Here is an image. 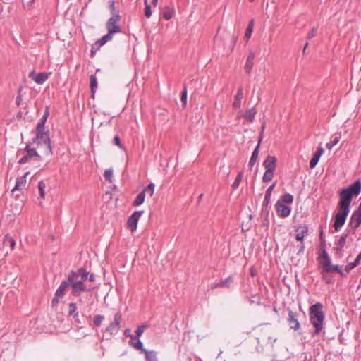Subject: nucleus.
<instances>
[{
  "mask_svg": "<svg viewBox=\"0 0 361 361\" xmlns=\"http://www.w3.org/2000/svg\"><path fill=\"white\" fill-rule=\"evenodd\" d=\"M325 318L323 311V305L317 302L310 307V320L314 327L313 335H319L324 329V320Z\"/></svg>",
  "mask_w": 361,
  "mask_h": 361,
  "instance_id": "obj_2",
  "label": "nucleus"
},
{
  "mask_svg": "<svg viewBox=\"0 0 361 361\" xmlns=\"http://www.w3.org/2000/svg\"><path fill=\"white\" fill-rule=\"evenodd\" d=\"M324 152V149L320 147L314 153V155L310 161V167L311 169H314L316 166V165L317 164V163L320 159V157L322 155Z\"/></svg>",
  "mask_w": 361,
  "mask_h": 361,
  "instance_id": "obj_19",
  "label": "nucleus"
},
{
  "mask_svg": "<svg viewBox=\"0 0 361 361\" xmlns=\"http://www.w3.org/2000/svg\"><path fill=\"white\" fill-rule=\"evenodd\" d=\"M256 113L257 111L255 108L247 109L245 111L243 118L248 121L249 122H252L254 121Z\"/></svg>",
  "mask_w": 361,
  "mask_h": 361,
  "instance_id": "obj_28",
  "label": "nucleus"
},
{
  "mask_svg": "<svg viewBox=\"0 0 361 361\" xmlns=\"http://www.w3.org/2000/svg\"><path fill=\"white\" fill-rule=\"evenodd\" d=\"M68 314L73 316L74 317L78 315L77 312V305L75 302H71L68 305Z\"/></svg>",
  "mask_w": 361,
  "mask_h": 361,
  "instance_id": "obj_36",
  "label": "nucleus"
},
{
  "mask_svg": "<svg viewBox=\"0 0 361 361\" xmlns=\"http://www.w3.org/2000/svg\"><path fill=\"white\" fill-rule=\"evenodd\" d=\"M350 231H348L346 233H344L342 235L340 238L338 240V241L336 243V247H335V251L336 255L338 256L339 257L343 256V247L345 245L346 239L348 235V233Z\"/></svg>",
  "mask_w": 361,
  "mask_h": 361,
  "instance_id": "obj_14",
  "label": "nucleus"
},
{
  "mask_svg": "<svg viewBox=\"0 0 361 361\" xmlns=\"http://www.w3.org/2000/svg\"><path fill=\"white\" fill-rule=\"evenodd\" d=\"M113 143L114 145H117L120 149H123V145H122L121 139H120V137L118 135H116L114 137Z\"/></svg>",
  "mask_w": 361,
  "mask_h": 361,
  "instance_id": "obj_52",
  "label": "nucleus"
},
{
  "mask_svg": "<svg viewBox=\"0 0 361 361\" xmlns=\"http://www.w3.org/2000/svg\"><path fill=\"white\" fill-rule=\"evenodd\" d=\"M276 185V183H274L271 185H270L267 189L266 192H265V197H264L263 202H264L266 204H269L270 203L271 193H272V191L274 189Z\"/></svg>",
  "mask_w": 361,
  "mask_h": 361,
  "instance_id": "obj_30",
  "label": "nucleus"
},
{
  "mask_svg": "<svg viewBox=\"0 0 361 361\" xmlns=\"http://www.w3.org/2000/svg\"><path fill=\"white\" fill-rule=\"evenodd\" d=\"M28 76L36 83L43 84L48 79L49 75L45 72L35 73V72L32 71L29 73Z\"/></svg>",
  "mask_w": 361,
  "mask_h": 361,
  "instance_id": "obj_15",
  "label": "nucleus"
},
{
  "mask_svg": "<svg viewBox=\"0 0 361 361\" xmlns=\"http://www.w3.org/2000/svg\"><path fill=\"white\" fill-rule=\"evenodd\" d=\"M147 327V326L145 325V324H142V325L139 326L135 331V333H136L135 337H137L138 339H140V338L141 337V336L142 335L144 331L145 330V329Z\"/></svg>",
  "mask_w": 361,
  "mask_h": 361,
  "instance_id": "obj_42",
  "label": "nucleus"
},
{
  "mask_svg": "<svg viewBox=\"0 0 361 361\" xmlns=\"http://www.w3.org/2000/svg\"><path fill=\"white\" fill-rule=\"evenodd\" d=\"M145 196L146 195L145 193V191H141L140 192H139V194L137 195V197L133 202L132 205L133 207H137L141 205L145 202Z\"/></svg>",
  "mask_w": 361,
  "mask_h": 361,
  "instance_id": "obj_24",
  "label": "nucleus"
},
{
  "mask_svg": "<svg viewBox=\"0 0 361 361\" xmlns=\"http://www.w3.org/2000/svg\"><path fill=\"white\" fill-rule=\"evenodd\" d=\"M339 140H340V137H337V136L334 137L332 140L330 142L326 143V147L329 149H331L334 146H335L336 145L338 144V142H339Z\"/></svg>",
  "mask_w": 361,
  "mask_h": 361,
  "instance_id": "obj_44",
  "label": "nucleus"
},
{
  "mask_svg": "<svg viewBox=\"0 0 361 361\" xmlns=\"http://www.w3.org/2000/svg\"><path fill=\"white\" fill-rule=\"evenodd\" d=\"M143 353L145 355V358L147 360L157 361V353L155 351H153V350L149 351L147 350H143Z\"/></svg>",
  "mask_w": 361,
  "mask_h": 361,
  "instance_id": "obj_32",
  "label": "nucleus"
},
{
  "mask_svg": "<svg viewBox=\"0 0 361 361\" xmlns=\"http://www.w3.org/2000/svg\"><path fill=\"white\" fill-rule=\"evenodd\" d=\"M90 281L94 282L95 281V276L94 274H91L90 276L88 275V278Z\"/></svg>",
  "mask_w": 361,
  "mask_h": 361,
  "instance_id": "obj_61",
  "label": "nucleus"
},
{
  "mask_svg": "<svg viewBox=\"0 0 361 361\" xmlns=\"http://www.w3.org/2000/svg\"><path fill=\"white\" fill-rule=\"evenodd\" d=\"M22 101V98L20 96H18L17 98H16V104L18 106L20 105V102Z\"/></svg>",
  "mask_w": 361,
  "mask_h": 361,
  "instance_id": "obj_64",
  "label": "nucleus"
},
{
  "mask_svg": "<svg viewBox=\"0 0 361 361\" xmlns=\"http://www.w3.org/2000/svg\"><path fill=\"white\" fill-rule=\"evenodd\" d=\"M361 260V252L359 253V255L357 256L355 260L354 261L356 264H359Z\"/></svg>",
  "mask_w": 361,
  "mask_h": 361,
  "instance_id": "obj_62",
  "label": "nucleus"
},
{
  "mask_svg": "<svg viewBox=\"0 0 361 361\" xmlns=\"http://www.w3.org/2000/svg\"><path fill=\"white\" fill-rule=\"evenodd\" d=\"M30 173V172H26L23 176L17 178L16 183L11 190L12 194H14L16 192L21 191L23 188H25L26 185V176Z\"/></svg>",
  "mask_w": 361,
  "mask_h": 361,
  "instance_id": "obj_16",
  "label": "nucleus"
},
{
  "mask_svg": "<svg viewBox=\"0 0 361 361\" xmlns=\"http://www.w3.org/2000/svg\"><path fill=\"white\" fill-rule=\"evenodd\" d=\"M277 159L274 156L268 155L263 162L266 170L275 171L276 169Z\"/></svg>",
  "mask_w": 361,
  "mask_h": 361,
  "instance_id": "obj_17",
  "label": "nucleus"
},
{
  "mask_svg": "<svg viewBox=\"0 0 361 361\" xmlns=\"http://www.w3.org/2000/svg\"><path fill=\"white\" fill-rule=\"evenodd\" d=\"M124 335L126 336L130 337L131 340H134L135 338V336L130 333V329H126L124 331Z\"/></svg>",
  "mask_w": 361,
  "mask_h": 361,
  "instance_id": "obj_57",
  "label": "nucleus"
},
{
  "mask_svg": "<svg viewBox=\"0 0 361 361\" xmlns=\"http://www.w3.org/2000/svg\"><path fill=\"white\" fill-rule=\"evenodd\" d=\"M35 1V0H23V4L24 5H31L33 2Z\"/></svg>",
  "mask_w": 361,
  "mask_h": 361,
  "instance_id": "obj_60",
  "label": "nucleus"
},
{
  "mask_svg": "<svg viewBox=\"0 0 361 361\" xmlns=\"http://www.w3.org/2000/svg\"><path fill=\"white\" fill-rule=\"evenodd\" d=\"M281 202L287 204H291L293 202V196L290 193H286L281 196V199L279 200Z\"/></svg>",
  "mask_w": 361,
  "mask_h": 361,
  "instance_id": "obj_37",
  "label": "nucleus"
},
{
  "mask_svg": "<svg viewBox=\"0 0 361 361\" xmlns=\"http://www.w3.org/2000/svg\"><path fill=\"white\" fill-rule=\"evenodd\" d=\"M144 2H145V16L147 18H149L152 16V10H151V6L150 5L148 4L147 2V0H144Z\"/></svg>",
  "mask_w": 361,
  "mask_h": 361,
  "instance_id": "obj_41",
  "label": "nucleus"
},
{
  "mask_svg": "<svg viewBox=\"0 0 361 361\" xmlns=\"http://www.w3.org/2000/svg\"><path fill=\"white\" fill-rule=\"evenodd\" d=\"M44 128V123L39 121L36 127V132H42Z\"/></svg>",
  "mask_w": 361,
  "mask_h": 361,
  "instance_id": "obj_55",
  "label": "nucleus"
},
{
  "mask_svg": "<svg viewBox=\"0 0 361 361\" xmlns=\"http://www.w3.org/2000/svg\"><path fill=\"white\" fill-rule=\"evenodd\" d=\"M243 97V88L240 87L237 92L236 95L235 96L234 101L233 102V106L235 109H239L241 104V100Z\"/></svg>",
  "mask_w": 361,
  "mask_h": 361,
  "instance_id": "obj_22",
  "label": "nucleus"
},
{
  "mask_svg": "<svg viewBox=\"0 0 361 361\" xmlns=\"http://www.w3.org/2000/svg\"><path fill=\"white\" fill-rule=\"evenodd\" d=\"M259 146H256L255 149L252 152V156H251L250 161H249V166H250V169H252L253 166L257 162L258 157H259Z\"/></svg>",
  "mask_w": 361,
  "mask_h": 361,
  "instance_id": "obj_25",
  "label": "nucleus"
},
{
  "mask_svg": "<svg viewBox=\"0 0 361 361\" xmlns=\"http://www.w3.org/2000/svg\"><path fill=\"white\" fill-rule=\"evenodd\" d=\"M287 321L290 329L297 331L300 328V324L298 319L297 313L290 309H288V317L287 318Z\"/></svg>",
  "mask_w": 361,
  "mask_h": 361,
  "instance_id": "obj_12",
  "label": "nucleus"
},
{
  "mask_svg": "<svg viewBox=\"0 0 361 361\" xmlns=\"http://www.w3.org/2000/svg\"><path fill=\"white\" fill-rule=\"evenodd\" d=\"M131 345L135 348L136 350H141L142 352H143V350H145L144 348H143V343L142 342L138 339V341L135 343H131Z\"/></svg>",
  "mask_w": 361,
  "mask_h": 361,
  "instance_id": "obj_47",
  "label": "nucleus"
},
{
  "mask_svg": "<svg viewBox=\"0 0 361 361\" xmlns=\"http://www.w3.org/2000/svg\"><path fill=\"white\" fill-rule=\"evenodd\" d=\"M243 173L242 171L239 172L238 174L237 175L234 182L232 184V188L233 190L237 189L238 187L239 186V184L243 178Z\"/></svg>",
  "mask_w": 361,
  "mask_h": 361,
  "instance_id": "obj_38",
  "label": "nucleus"
},
{
  "mask_svg": "<svg viewBox=\"0 0 361 361\" xmlns=\"http://www.w3.org/2000/svg\"><path fill=\"white\" fill-rule=\"evenodd\" d=\"M180 99L183 103V106H185L187 103V88L185 85L183 87Z\"/></svg>",
  "mask_w": 361,
  "mask_h": 361,
  "instance_id": "obj_46",
  "label": "nucleus"
},
{
  "mask_svg": "<svg viewBox=\"0 0 361 361\" xmlns=\"http://www.w3.org/2000/svg\"><path fill=\"white\" fill-rule=\"evenodd\" d=\"M332 271H336L341 274V276H346V274L344 271L341 269L339 265H331Z\"/></svg>",
  "mask_w": 361,
  "mask_h": 361,
  "instance_id": "obj_48",
  "label": "nucleus"
},
{
  "mask_svg": "<svg viewBox=\"0 0 361 361\" xmlns=\"http://www.w3.org/2000/svg\"><path fill=\"white\" fill-rule=\"evenodd\" d=\"M174 15V9L173 8L166 6L163 8L162 16L165 20H170Z\"/></svg>",
  "mask_w": 361,
  "mask_h": 361,
  "instance_id": "obj_26",
  "label": "nucleus"
},
{
  "mask_svg": "<svg viewBox=\"0 0 361 361\" xmlns=\"http://www.w3.org/2000/svg\"><path fill=\"white\" fill-rule=\"evenodd\" d=\"M75 274H78V278L83 281H86L88 278L89 273L83 268L79 269L77 271H75Z\"/></svg>",
  "mask_w": 361,
  "mask_h": 361,
  "instance_id": "obj_34",
  "label": "nucleus"
},
{
  "mask_svg": "<svg viewBox=\"0 0 361 361\" xmlns=\"http://www.w3.org/2000/svg\"><path fill=\"white\" fill-rule=\"evenodd\" d=\"M104 319V316L102 315H96L94 318V324L96 325L97 326H99Z\"/></svg>",
  "mask_w": 361,
  "mask_h": 361,
  "instance_id": "obj_49",
  "label": "nucleus"
},
{
  "mask_svg": "<svg viewBox=\"0 0 361 361\" xmlns=\"http://www.w3.org/2000/svg\"><path fill=\"white\" fill-rule=\"evenodd\" d=\"M232 282V277L228 276L227 277L224 281L217 283H213L212 285V288H216L219 287H227L228 288L230 286L231 283Z\"/></svg>",
  "mask_w": 361,
  "mask_h": 361,
  "instance_id": "obj_29",
  "label": "nucleus"
},
{
  "mask_svg": "<svg viewBox=\"0 0 361 361\" xmlns=\"http://www.w3.org/2000/svg\"><path fill=\"white\" fill-rule=\"evenodd\" d=\"M295 231L297 232L295 239L298 241H300V242L303 243L304 237L308 233V226L307 225L298 226L295 229Z\"/></svg>",
  "mask_w": 361,
  "mask_h": 361,
  "instance_id": "obj_18",
  "label": "nucleus"
},
{
  "mask_svg": "<svg viewBox=\"0 0 361 361\" xmlns=\"http://www.w3.org/2000/svg\"><path fill=\"white\" fill-rule=\"evenodd\" d=\"M121 314L120 312L116 313L114 315V322H111L108 327H106V331L109 332L111 335L116 334L121 329Z\"/></svg>",
  "mask_w": 361,
  "mask_h": 361,
  "instance_id": "obj_9",
  "label": "nucleus"
},
{
  "mask_svg": "<svg viewBox=\"0 0 361 361\" xmlns=\"http://www.w3.org/2000/svg\"><path fill=\"white\" fill-rule=\"evenodd\" d=\"M269 204H266L264 202L262 203V215H264V216H268V214H269Z\"/></svg>",
  "mask_w": 361,
  "mask_h": 361,
  "instance_id": "obj_51",
  "label": "nucleus"
},
{
  "mask_svg": "<svg viewBox=\"0 0 361 361\" xmlns=\"http://www.w3.org/2000/svg\"><path fill=\"white\" fill-rule=\"evenodd\" d=\"M274 171H275L272 170H266L262 177L263 182L267 183L270 181L274 177Z\"/></svg>",
  "mask_w": 361,
  "mask_h": 361,
  "instance_id": "obj_35",
  "label": "nucleus"
},
{
  "mask_svg": "<svg viewBox=\"0 0 361 361\" xmlns=\"http://www.w3.org/2000/svg\"><path fill=\"white\" fill-rule=\"evenodd\" d=\"M319 240L321 241L322 245L323 247H325V239H324V231H323L322 229L320 230Z\"/></svg>",
  "mask_w": 361,
  "mask_h": 361,
  "instance_id": "obj_58",
  "label": "nucleus"
},
{
  "mask_svg": "<svg viewBox=\"0 0 361 361\" xmlns=\"http://www.w3.org/2000/svg\"><path fill=\"white\" fill-rule=\"evenodd\" d=\"M112 39V35L110 33H107L106 35H104L101 39H98L96 42V44H97L99 47L104 45L107 42Z\"/></svg>",
  "mask_w": 361,
  "mask_h": 361,
  "instance_id": "obj_33",
  "label": "nucleus"
},
{
  "mask_svg": "<svg viewBox=\"0 0 361 361\" xmlns=\"http://www.w3.org/2000/svg\"><path fill=\"white\" fill-rule=\"evenodd\" d=\"M320 258L323 259L321 262L323 272L330 273L332 271L331 259L324 247L322 254L320 255Z\"/></svg>",
  "mask_w": 361,
  "mask_h": 361,
  "instance_id": "obj_11",
  "label": "nucleus"
},
{
  "mask_svg": "<svg viewBox=\"0 0 361 361\" xmlns=\"http://www.w3.org/2000/svg\"><path fill=\"white\" fill-rule=\"evenodd\" d=\"M70 286V283L68 281H63L61 282V285L56 290L55 293V295L57 297H63L66 288Z\"/></svg>",
  "mask_w": 361,
  "mask_h": 361,
  "instance_id": "obj_23",
  "label": "nucleus"
},
{
  "mask_svg": "<svg viewBox=\"0 0 361 361\" xmlns=\"http://www.w3.org/2000/svg\"><path fill=\"white\" fill-rule=\"evenodd\" d=\"M59 298L60 297H57V296L55 295V297L53 298L52 302H51V305H52L53 307L57 306V305L59 303Z\"/></svg>",
  "mask_w": 361,
  "mask_h": 361,
  "instance_id": "obj_59",
  "label": "nucleus"
},
{
  "mask_svg": "<svg viewBox=\"0 0 361 361\" xmlns=\"http://www.w3.org/2000/svg\"><path fill=\"white\" fill-rule=\"evenodd\" d=\"M349 212V209L338 207V212L335 216L334 223L333 225L336 231H338L344 225Z\"/></svg>",
  "mask_w": 361,
  "mask_h": 361,
  "instance_id": "obj_5",
  "label": "nucleus"
},
{
  "mask_svg": "<svg viewBox=\"0 0 361 361\" xmlns=\"http://www.w3.org/2000/svg\"><path fill=\"white\" fill-rule=\"evenodd\" d=\"M155 185L154 183H149L142 191H145V193L149 192V195L152 197L154 195Z\"/></svg>",
  "mask_w": 361,
  "mask_h": 361,
  "instance_id": "obj_45",
  "label": "nucleus"
},
{
  "mask_svg": "<svg viewBox=\"0 0 361 361\" xmlns=\"http://www.w3.org/2000/svg\"><path fill=\"white\" fill-rule=\"evenodd\" d=\"M104 176L106 180L111 182L113 176V170L111 169H106L104 173Z\"/></svg>",
  "mask_w": 361,
  "mask_h": 361,
  "instance_id": "obj_43",
  "label": "nucleus"
},
{
  "mask_svg": "<svg viewBox=\"0 0 361 361\" xmlns=\"http://www.w3.org/2000/svg\"><path fill=\"white\" fill-rule=\"evenodd\" d=\"M357 265L358 264H356L355 262L348 263L345 267V274L347 275L353 269H354Z\"/></svg>",
  "mask_w": 361,
  "mask_h": 361,
  "instance_id": "obj_50",
  "label": "nucleus"
},
{
  "mask_svg": "<svg viewBox=\"0 0 361 361\" xmlns=\"http://www.w3.org/2000/svg\"><path fill=\"white\" fill-rule=\"evenodd\" d=\"M224 38H231V44L230 46V49L232 50L235 46V42H236V37L234 36H231L228 33H225L224 36L221 35H217L215 38V42L216 44L221 42Z\"/></svg>",
  "mask_w": 361,
  "mask_h": 361,
  "instance_id": "obj_21",
  "label": "nucleus"
},
{
  "mask_svg": "<svg viewBox=\"0 0 361 361\" xmlns=\"http://www.w3.org/2000/svg\"><path fill=\"white\" fill-rule=\"evenodd\" d=\"M361 224V207H358V209L353 212L348 223L349 231H352L355 233L357 228Z\"/></svg>",
  "mask_w": 361,
  "mask_h": 361,
  "instance_id": "obj_7",
  "label": "nucleus"
},
{
  "mask_svg": "<svg viewBox=\"0 0 361 361\" xmlns=\"http://www.w3.org/2000/svg\"><path fill=\"white\" fill-rule=\"evenodd\" d=\"M278 216L282 218L287 217L290 215L291 209L290 207L283 204L282 202L278 200L275 204Z\"/></svg>",
  "mask_w": 361,
  "mask_h": 361,
  "instance_id": "obj_13",
  "label": "nucleus"
},
{
  "mask_svg": "<svg viewBox=\"0 0 361 361\" xmlns=\"http://www.w3.org/2000/svg\"><path fill=\"white\" fill-rule=\"evenodd\" d=\"M49 115V107L47 106L45 109V111H44V114L42 118L39 120V121L45 123Z\"/></svg>",
  "mask_w": 361,
  "mask_h": 361,
  "instance_id": "obj_53",
  "label": "nucleus"
},
{
  "mask_svg": "<svg viewBox=\"0 0 361 361\" xmlns=\"http://www.w3.org/2000/svg\"><path fill=\"white\" fill-rule=\"evenodd\" d=\"M317 33V28L313 27L311 31L307 34V38L308 40L311 39L312 37H314L316 35Z\"/></svg>",
  "mask_w": 361,
  "mask_h": 361,
  "instance_id": "obj_54",
  "label": "nucleus"
},
{
  "mask_svg": "<svg viewBox=\"0 0 361 361\" xmlns=\"http://www.w3.org/2000/svg\"><path fill=\"white\" fill-rule=\"evenodd\" d=\"M143 212V211H135L128 217L127 224L131 231L137 229L138 221Z\"/></svg>",
  "mask_w": 361,
  "mask_h": 361,
  "instance_id": "obj_10",
  "label": "nucleus"
},
{
  "mask_svg": "<svg viewBox=\"0 0 361 361\" xmlns=\"http://www.w3.org/2000/svg\"><path fill=\"white\" fill-rule=\"evenodd\" d=\"M304 250H305L304 243L301 242L300 247V249L298 250V254L302 253L304 252Z\"/></svg>",
  "mask_w": 361,
  "mask_h": 361,
  "instance_id": "obj_63",
  "label": "nucleus"
},
{
  "mask_svg": "<svg viewBox=\"0 0 361 361\" xmlns=\"http://www.w3.org/2000/svg\"><path fill=\"white\" fill-rule=\"evenodd\" d=\"M115 2L113 1L110 5V9H111V16H114L115 14H119L118 13V11H117L116 9H115Z\"/></svg>",
  "mask_w": 361,
  "mask_h": 361,
  "instance_id": "obj_56",
  "label": "nucleus"
},
{
  "mask_svg": "<svg viewBox=\"0 0 361 361\" xmlns=\"http://www.w3.org/2000/svg\"><path fill=\"white\" fill-rule=\"evenodd\" d=\"M90 80L92 97H94L97 88V79L94 75H91Z\"/></svg>",
  "mask_w": 361,
  "mask_h": 361,
  "instance_id": "obj_31",
  "label": "nucleus"
},
{
  "mask_svg": "<svg viewBox=\"0 0 361 361\" xmlns=\"http://www.w3.org/2000/svg\"><path fill=\"white\" fill-rule=\"evenodd\" d=\"M254 27V20H251L247 25V27L246 29L245 37L249 39L251 36V34L253 31Z\"/></svg>",
  "mask_w": 361,
  "mask_h": 361,
  "instance_id": "obj_40",
  "label": "nucleus"
},
{
  "mask_svg": "<svg viewBox=\"0 0 361 361\" xmlns=\"http://www.w3.org/2000/svg\"><path fill=\"white\" fill-rule=\"evenodd\" d=\"M120 20L121 16L119 14H115L109 19L106 24L109 33L113 35L121 32V27L118 25Z\"/></svg>",
  "mask_w": 361,
  "mask_h": 361,
  "instance_id": "obj_6",
  "label": "nucleus"
},
{
  "mask_svg": "<svg viewBox=\"0 0 361 361\" xmlns=\"http://www.w3.org/2000/svg\"><path fill=\"white\" fill-rule=\"evenodd\" d=\"M68 282L72 288V295L78 297L83 291L86 290L84 281L78 278V274L75 271H71L68 275Z\"/></svg>",
  "mask_w": 361,
  "mask_h": 361,
  "instance_id": "obj_3",
  "label": "nucleus"
},
{
  "mask_svg": "<svg viewBox=\"0 0 361 361\" xmlns=\"http://www.w3.org/2000/svg\"><path fill=\"white\" fill-rule=\"evenodd\" d=\"M24 152H25L26 154L18 161V163L20 164L27 163L28 160L31 159H35L37 161L41 159V156L35 149L30 148L28 145L24 149Z\"/></svg>",
  "mask_w": 361,
  "mask_h": 361,
  "instance_id": "obj_8",
  "label": "nucleus"
},
{
  "mask_svg": "<svg viewBox=\"0 0 361 361\" xmlns=\"http://www.w3.org/2000/svg\"><path fill=\"white\" fill-rule=\"evenodd\" d=\"M34 143L37 145H45V153L47 154H51L52 153L50 139L49 137L48 132H37L36 137L34 139Z\"/></svg>",
  "mask_w": 361,
  "mask_h": 361,
  "instance_id": "obj_4",
  "label": "nucleus"
},
{
  "mask_svg": "<svg viewBox=\"0 0 361 361\" xmlns=\"http://www.w3.org/2000/svg\"><path fill=\"white\" fill-rule=\"evenodd\" d=\"M361 192V183L357 180L348 188L341 190L339 192L338 207L350 210V205L353 197L357 196Z\"/></svg>",
  "mask_w": 361,
  "mask_h": 361,
  "instance_id": "obj_1",
  "label": "nucleus"
},
{
  "mask_svg": "<svg viewBox=\"0 0 361 361\" xmlns=\"http://www.w3.org/2000/svg\"><path fill=\"white\" fill-rule=\"evenodd\" d=\"M3 244L5 246L10 247L11 250H13L16 246V241L11 236L7 234L4 238Z\"/></svg>",
  "mask_w": 361,
  "mask_h": 361,
  "instance_id": "obj_27",
  "label": "nucleus"
},
{
  "mask_svg": "<svg viewBox=\"0 0 361 361\" xmlns=\"http://www.w3.org/2000/svg\"><path fill=\"white\" fill-rule=\"evenodd\" d=\"M255 54L253 51H250L246 63L245 65V70L246 73H250L252 71L253 63H254V59H255Z\"/></svg>",
  "mask_w": 361,
  "mask_h": 361,
  "instance_id": "obj_20",
  "label": "nucleus"
},
{
  "mask_svg": "<svg viewBox=\"0 0 361 361\" xmlns=\"http://www.w3.org/2000/svg\"><path fill=\"white\" fill-rule=\"evenodd\" d=\"M45 188H46V184L44 182V180H40L38 183V190L39 192V196L42 199H44V196H45V192H44Z\"/></svg>",
  "mask_w": 361,
  "mask_h": 361,
  "instance_id": "obj_39",
  "label": "nucleus"
}]
</instances>
